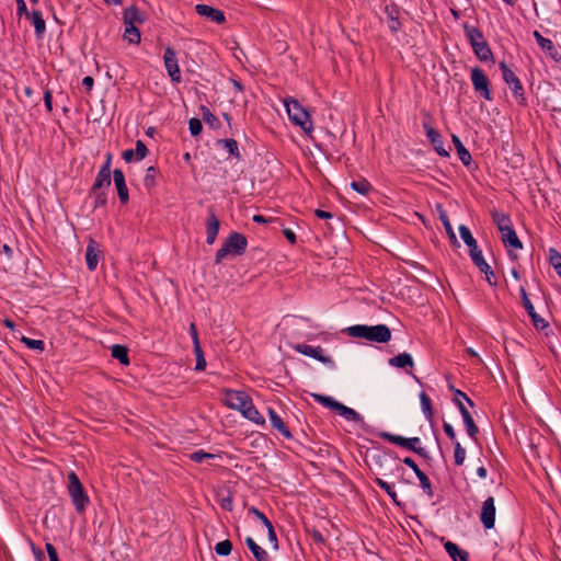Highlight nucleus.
I'll return each instance as SVG.
<instances>
[{"label":"nucleus","instance_id":"obj_1","mask_svg":"<svg viewBox=\"0 0 561 561\" xmlns=\"http://www.w3.org/2000/svg\"><path fill=\"white\" fill-rule=\"evenodd\" d=\"M224 402L229 409L239 411L244 417L255 424H264V417L253 405L252 399L247 392L240 390H226Z\"/></svg>","mask_w":561,"mask_h":561},{"label":"nucleus","instance_id":"obj_2","mask_svg":"<svg viewBox=\"0 0 561 561\" xmlns=\"http://www.w3.org/2000/svg\"><path fill=\"white\" fill-rule=\"evenodd\" d=\"M352 337L365 339L376 343H387L391 339V331L386 324L363 325L356 324L346 329Z\"/></svg>","mask_w":561,"mask_h":561},{"label":"nucleus","instance_id":"obj_3","mask_svg":"<svg viewBox=\"0 0 561 561\" xmlns=\"http://www.w3.org/2000/svg\"><path fill=\"white\" fill-rule=\"evenodd\" d=\"M248 247V240L244 234L239 232H232L226 239L221 248L217 251L215 256V263L219 264L229 254L242 255Z\"/></svg>","mask_w":561,"mask_h":561},{"label":"nucleus","instance_id":"obj_4","mask_svg":"<svg viewBox=\"0 0 561 561\" xmlns=\"http://www.w3.org/2000/svg\"><path fill=\"white\" fill-rule=\"evenodd\" d=\"M67 489L71 502L76 508V512L78 514H82L84 513L88 504L90 503V499L75 471H70L67 476Z\"/></svg>","mask_w":561,"mask_h":561},{"label":"nucleus","instance_id":"obj_5","mask_svg":"<svg viewBox=\"0 0 561 561\" xmlns=\"http://www.w3.org/2000/svg\"><path fill=\"white\" fill-rule=\"evenodd\" d=\"M284 103L290 122L299 126L306 134H310L313 130V124L308 111L294 99H286Z\"/></svg>","mask_w":561,"mask_h":561},{"label":"nucleus","instance_id":"obj_6","mask_svg":"<svg viewBox=\"0 0 561 561\" xmlns=\"http://www.w3.org/2000/svg\"><path fill=\"white\" fill-rule=\"evenodd\" d=\"M380 437L389 443H392L394 445H398V446L404 447L409 450H412L420 456H423V457L426 456L425 449L423 447L417 446V444L420 443L419 437L405 438V437L398 436V435L387 433V432L381 433Z\"/></svg>","mask_w":561,"mask_h":561},{"label":"nucleus","instance_id":"obj_7","mask_svg":"<svg viewBox=\"0 0 561 561\" xmlns=\"http://www.w3.org/2000/svg\"><path fill=\"white\" fill-rule=\"evenodd\" d=\"M500 69L505 83L511 87L513 94L520 100L519 103H523L525 101L524 89L517 76L510 69L505 61L500 62Z\"/></svg>","mask_w":561,"mask_h":561},{"label":"nucleus","instance_id":"obj_8","mask_svg":"<svg viewBox=\"0 0 561 561\" xmlns=\"http://www.w3.org/2000/svg\"><path fill=\"white\" fill-rule=\"evenodd\" d=\"M471 81L477 92H479L485 100H492L491 91L489 89V78L480 68H473L471 70Z\"/></svg>","mask_w":561,"mask_h":561},{"label":"nucleus","instance_id":"obj_9","mask_svg":"<svg viewBox=\"0 0 561 561\" xmlns=\"http://www.w3.org/2000/svg\"><path fill=\"white\" fill-rule=\"evenodd\" d=\"M495 504L493 496H489L482 504L480 519L485 529L494 527L495 523Z\"/></svg>","mask_w":561,"mask_h":561},{"label":"nucleus","instance_id":"obj_10","mask_svg":"<svg viewBox=\"0 0 561 561\" xmlns=\"http://www.w3.org/2000/svg\"><path fill=\"white\" fill-rule=\"evenodd\" d=\"M520 295H522L523 306L526 309L529 317L531 318L534 327L538 330H543L545 328H547L548 322L536 313L535 308H534L531 301L529 300L528 295L524 287L520 288Z\"/></svg>","mask_w":561,"mask_h":561},{"label":"nucleus","instance_id":"obj_11","mask_svg":"<svg viewBox=\"0 0 561 561\" xmlns=\"http://www.w3.org/2000/svg\"><path fill=\"white\" fill-rule=\"evenodd\" d=\"M249 513L254 515L255 517H257V519H260L262 522V524L266 527L267 534H268V541L271 543L272 550H274V551L278 550L277 536H276L274 526L272 525L270 519L260 510H257L254 506H251L249 508Z\"/></svg>","mask_w":561,"mask_h":561},{"label":"nucleus","instance_id":"obj_12","mask_svg":"<svg viewBox=\"0 0 561 561\" xmlns=\"http://www.w3.org/2000/svg\"><path fill=\"white\" fill-rule=\"evenodd\" d=\"M195 11L198 15L206 18L207 20L215 22L217 24H222L226 22V16L224 11L210 7L208 4H197L195 7Z\"/></svg>","mask_w":561,"mask_h":561},{"label":"nucleus","instance_id":"obj_13","mask_svg":"<svg viewBox=\"0 0 561 561\" xmlns=\"http://www.w3.org/2000/svg\"><path fill=\"white\" fill-rule=\"evenodd\" d=\"M113 180L117 191V195L119 202L125 205L129 201L128 188L126 185L125 174L121 169H115L113 171Z\"/></svg>","mask_w":561,"mask_h":561},{"label":"nucleus","instance_id":"obj_14","mask_svg":"<svg viewBox=\"0 0 561 561\" xmlns=\"http://www.w3.org/2000/svg\"><path fill=\"white\" fill-rule=\"evenodd\" d=\"M471 259H472V262L474 263V265L482 272L484 273L485 275V278L488 280V283L491 285V286H495L496 285V282L493 280V278L495 277L494 275V272L492 271V268L490 267V265L485 262V260L483 259V255H482V252L481 250L472 253V255H470Z\"/></svg>","mask_w":561,"mask_h":561},{"label":"nucleus","instance_id":"obj_15","mask_svg":"<svg viewBox=\"0 0 561 561\" xmlns=\"http://www.w3.org/2000/svg\"><path fill=\"white\" fill-rule=\"evenodd\" d=\"M424 128L426 129V135L431 144L433 145L435 151L442 157H448L449 153L444 147V141L440 134L433 127L427 126L426 124H424Z\"/></svg>","mask_w":561,"mask_h":561},{"label":"nucleus","instance_id":"obj_16","mask_svg":"<svg viewBox=\"0 0 561 561\" xmlns=\"http://www.w3.org/2000/svg\"><path fill=\"white\" fill-rule=\"evenodd\" d=\"M219 227H220V222H219L217 216L214 214V211H209V215H208L207 221H206V233H207L206 242L208 244H213L215 242L216 237L219 231Z\"/></svg>","mask_w":561,"mask_h":561},{"label":"nucleus","instance_id":"obj_17","mask_svg":"<svg viewBox=\"0 0 561 561\" xmlns=\"http://www.w3.org/2000/svg\"><path fill=\"white\" fill-rule=\"evenodd\" d=\"M295 350L304 355L316 358L322 363H329L330 358L322 355L321 346H311L308 344H298L295 346Z\"/></svg>","mask_w":561,"mask_h":561},{"label":"nucleus","instance_id":"obj_18","mask_svg":"<svg viewBox=\"0 0 561 561\" xmlns=\"http://www.w3.org/2000/svg\"><path fill=\"white\" fill-rule=\"evenodd\" d=\"M436 210L438 213V216H439V219L440 221L443 222V226L446 230V233L450 240V242L456 245V247H459V242L457 240V237L454 232V229L451 227V224L449 221V218H448V215L446 214V210L444 209L443 205L442 204H437L436 205Z\"/></svg>","mask_w":561,"mask_h":561},{"label":"nucleus","instance_id":"obj_19","mask_svg":"<svg viewBox=\"0 0 561 561\" xmlns=\"http://www.w3.org/2000/svg\"><path fill=\"white\" fill-rule=\"evenodd\" d=\"M145 22V16L142 12L135 5H130L126 8L124 11V24L125 25H134L142 24Z\"/></svg>","mask_w":561,"mask_h":561},{"label":"nucleus","instance_id":"obj_20","mask_svg":"<svg viewBox=\"0 0 561 561\" xmlns=\"http://www.w3.org/2000/svg\"><path fill=\"white\" fill-rule=\"evenodd\" d=\"M85 262L89 271H94L99 263V249L94 240H90L85 250Z\"/></svg>","mask_w":561,"mask_h":561},{"label":"nucleus","instance_id":"obj_21","mask_svg":"<svg viewBox=\"0 0 561 561\" xmlns=\"http://www.w3.org/2000/svg\"><path fill=\"white\" fill-rule=\"evenodd\" d=\"M111 185V173H107V169L100 168L95 181L91 187V192L104 191Z\"/></svg>","mask_w":561,"mask_h":561},{"label":"nucleus","instance_id":"obj_22","mask_svg":"<svg viewBox=\"0 0 561 561\" xmlns=\"http://www.w3.org/2000/svg\"><path fill=\"white\" fill-rule=\"evenodd\" d=\"M245 545L253 553L255 561H272L267 551L259 546L252 537L245 538Z\"/></svg>","mask_w":561,"mask_h":561},{"label":"nucleus","instance_id":"obj_23","mask_svg":"<svg viewBox=\"0 0 561 561\" xmlns=\"http://www.w3.org/2000/svg\"><path fill=\"white\" fill-rule=\"evenodd\" d=\"M268 416H270L272 426L274 428H276L283 436H285L286 438L293 437L290 431L285 425L282 417L273 409H268Z\"/></svg>","mask_w":561,"mask_h":561},{"label":"nucleus","instance_id":"obj_24","mask_svg":"<svg viewBox=\"0 0 561 561\" xmlns=\"http://www.w3.org/2000/svg\"><path fill=\"white\" fill-rule=\"evenodd\" d=\"M445 550L453 561H468V552L451 541L445 543Z\"/></svg>","mask_w":561,"mask_h":561},{"label":"nucleus","instance_id":"obj_25","mask_svg":"<svg viewBox=\"0 0 561 561\" xmlns=\"http://www.w3.org/2000/svg\"><path fill=\"white\" fill-rule=\"evenodd\" d=\"M501 234H502V241L505 247H511L514 249L523 248V244H522L519 238L517 237L515 230L513 229V227L505 229L504 231L501 232Z\"/></svg>","mask_w":561,"mask_h":561},{"label":"nucleus","instance_id":"obj_26","mask_svg":"<svg viewBox=\"0 0 561 561\" xmlns=\"http://www.w3.org/2000/svg\"><path fill=\"white\" fill-rule=\"evenodd\" d=\"M389 365L397 368L413 367L414 363L409 353H401L394 357L389 358Z\"/></svg>","mask_w":561,"mask_h":561},{"label":"nucleus","instance_id":"obj_27","mask_svg":"<svg viewBox=\"0 0 561 561\" xmlns=\"http://www.w3.org/2000/svg\"><path fill=\"white\" fill-rule=\"evenodd\" d=\"M459 233L463 242L469 247L470 255L472 253L479 251L478 244L473 236L471 234L469 228L465 225L459 226Z\"/></svg>","mask_w":561,"mask_h":561},{"label":"nucleus","instance_id":"obj_28","mask_svg":"<svg viewBox=\"0 0 561 561\" xmlns=\"http://www.w3.org/2000/svg\"><path fill=\"white\" fill-rule=\"evenodd\" d=\"M28 18L32 19V24L34 25L36 36L42 37L46 31V23L43 19L42 12L34 10L32 13H30Z\"/></svg>","mask_w":561,"mask_h":561},{"label":"nucleus","instance_id":"obj_29","mask_svg":"<svg viewBox=\"0 0 561 561\" xmlns=\"http://www.w3.org/2000/svg\"><path fill=\"white\" fill-rule=\"evenodd\" d=\"M472 49H473L476 56L481 61H486L489 59H493L492 50L485 41L481 42L480 44L476 43L474 45H472Z\"/></svg>","mask_w":561,"mask_h":561},{"label":"nucleus","instance_id":"obj_30","mask_svg":"<svg viewBox=\"0 0 561 561\" xmlns=\"http://www.w3.org/2000/svg\"><path fill=\"white\" fill-rule=\"evenodd\" d=\"M111 355L123 365L129 364L128 348L121 344H115L111 347Z\"/></svg>","mask_w":561,"mask_h":561},{"label":"nucleus","instance_id":"obj_31","mask_svg":"<svg viewBox=\"0 0 561 561\" xmlns=\"http://www.w3.org/2000/svg\"><path fill=\"white\" fill-rule=\"evenodd\" d=\"M336 413L346 419L347 421H353L355 423H364V417L358 412L342 403Z\"/></svg>","mask_w":561,"mask_h":561},{"label":"nucleus","instance_id":"obj_32","mask_svg":"<svg viewBox=\"0 0 561 561\" xmlns=\"http://www.w3.org/2000/svg\"><path fill=\"white\" fill-rule=\"evenodd\" d=\"M175 53L173 48L168 47L164 53V65L173 82H175Z\"/></svg>","mask_w":561,"mask_h":561},{"label":"nucleus","instance_id":"obj_33","mask_svg":"<svg viewBox=\"0 0 561 561\" xmlns=\"http://www.w3.org/2000/svg\"><path fill=\"white\" fill-rule=\"evenodd\" d=\"M540 48L546 51L549 57L551 59H553L554 61H560L561 60V53L559 51V49L554 46V44L552 43V41H550L549 38H545L543 41H540V44H539Z\"/></svg>","mask_w":561,"mask_h":561},{"label":"nucleus","instance_id":"obj_34","mask_svg":"<svg viewBox=\"0 0 561 561\" xmlns=\"http://www.w3.org/2000/svg\"><path fill=\"white\" fill-rule=\"evenodd\" d=\"M453 142L457 149V153L459 159L465 165H469L471 162V154L470 152L465 148L461 140L457 136H453Z\"/></svg>","mask_w":561,"mask_h":561},{"label":"nucleus","instance_id":"obj_35","mask_svg":"<svg viewBox=\"0 0 561 561\" xmlns=\"http://www.w3.org/2000/svg\"><path fill=\"white\" fill-rule=\"evenodd\" d=\"M311 396H312V398H313L317 402L321 403V404H322L323 407H325V408L331 409V410H332V411H334V412H337V410H339V408H340V405H341V402H339V401L334 400V399H333V398H331V397L323 396V394H319V393H312Z\"/></svg>","mask_w":561,"mask_h":561},{"label":"nucleus","instance_id":"obj_36","mask_svg":"<svg viewBox=\"0 0 561 561\" xmlns=\"http://www.w3.org/2000/svg\"><path fill=\"white\" fill-rule=\"evenodd\" d=\"M463 28L466 31V35L471 44L474 45L476 43H481V42H484V37H483V34L482 32L474 27V26H469L467 24L463 25Z\"/></svg>","mask_w":561,"mask_h":561},{"label":"nucleus","instance_id":"obj_37","mask_svg":"<svg viewBox=\"0 0 561 561\" xmlns=\"http://www.w3.org/2000/svg\"><path fill=\"white\" fill-rule=\"evenodd\" d=\"M493 221L496 224L500 232L513 227L508 215L495 211L492 214Z\"/></svg>","mask_w":561,"mask_h":561},{"label":"nucleus","instance_id":"obj_38","mask_svg":"<svg viewBox=\"0 0 561 561\" xmlns=\"http://www.w3.org/2000/svg\"><path fill=\"white\" fill-rule=\"evenodd\" d=\"M124 39L130 44H138L140 42V32L137 26L125 25Z\"/></svg>","mask_w":561,"mask_h":561},{"label":"nucleus","instance_id":"obj_39","mask_svg":"<svg viewBox=\"0 0 561 561\" xmlns=\"http://www.w3.org/2000/svg\"><path fill=\"white\" fill-rule=\"evenodd\" d=\"M386 12L388 13V18H389L388 27L390 28V31L397 32L401 26V23L398 19L397 9L396 8L390 9L389 7H387Z\"/></svg>","mask_w":561,"mask_h":561},{"label":"nucleus","instance_id":"obj_40","mask_svg":"<svg viewBox=\"0 0 561 561\" xmlns=\"http://www.w3.org/2000/svg\"><path fill=\"white\" fill-rule=\"evenodd\" d=\"M194 353L196 356V366L195 370L202 371L206 368V359L204 357V352L202 350L199 341H196V344H194Z\"/></svg>","mask_w":561,"mask_h":561},{"label":"nucleus","instance_id":"obj_41","mask_svg":"<svg viewBox=\"0 0 561 561\" xmlns=\"http://www.w3.org/2000/svg\"><path fill=\"white\" fill-rule=\"evenodd\" d=\"M351 187L362 195H367L373 188L370 183L365 179L359 181H353L351 183Z\"/></svg>","mask_w":561,"mask_h":561},{"label":"nucleus","instance_id":"obj_42","mask_svg":"<svg viewBox=\"0 0 561 561\" xmlns=\"http://www.w3.org/2000/svg\"><path fill=\"white\" fill-rule=\"evenodd\" d=\"M220 496V506L221 508L231 512L232 511V502H233V494L230 490H226L225 492H221L218 494Z\"/></svg>","mask_w":561,"mask_h":561},{"label":"nucleus","instance_id":"obj_43","mask_svg":"<svg viewBox=\"0 0 561 561\" xmlns=\"http://www.w3.org/2000/svg\"><path fill=\"white\" fill-rule=\"evenodd\" d=\"M549 261L557 274L561 277V254L553 248L549 250Z\"/></svg>","mask_w":561,"mask_h":561},{"label":"nucleus","instance_id":"obj_44","mask_svg":"<svg viewBox=\"0 0 561 561\" xmlns=\"http://www.w3.org/2000/svg\"><path fill=\"white\" fill-rule=\"evenodd\" d=\"M188 458L192 461L202 462L205 459L214 460V459L220 458V456L215 455V454H210V453H206L204 450H197V451H194L191 455H188Z\"/></svg>","mask_w":561,"mask_h":561},{"label":"nucleus","instance_id":"obj_45","mask_svg":"<svg viewBox=\"0 0 561 561\" xmlns=\"http://www.w3.org/2000/svg\"><path fill=\"white\" fill-rule=\"evenodd\" d=\"M203 121L211 128L220 126L219 119L205 106H202Z\"/></svg>","mask_w":561,"mask_h":561},{"label":"nucleus","instance_id":"obj_46","mask_svg":"<svg viewBox=\"0 0 561 561\" xmlns=\"http://www.w3.org/2000/svg\"><path fill=\"white\" fill-rule=\"evenodd\" d=\"M215 551L218 556H222V557L229 556L232 551V542L228 539L219 541L215 546Z\"/></svg>","mask_w":561,"mask_h":561},{"label":"nucleus","instance_id":"obj_47","mask_svg":"<svg viewBox=\"0 0 561 561\" xmlns=\"http://www.w3.org/2000/svg\"><path fill=\"white\" fill-rule=\"evenodd\" d=\"M420 400H421L422 409H423L424 413L426 414V417L428 420H432L433 408H432L431 398L425 392H421Z\"/></svg>","mask_w":561,"mask_h":561},{"label":"nucleus","instance_id":"obj_48","mask_svg":"<svg viewBox=\"0 0 561 561\" xmlns=\"http://www.w3.org/2000/svg\"><path fill=\"white\" fill-rule=\"evenodd\" d=\"M416 477L420 480L421 488L424 490V492L430 497L433 496L432 484H431L428 477L423 471H419L416 473Z\"/></svg>","mask_w":561,"mask_h":561},{"label":"nucleus","instance_id":"obj_49","mask_svg":"<svg viewBox=\"0 0 561 561\" xmlns=\"http://www.w3.org/2000/svg\"><path fill=\"white\" fill-rule=\"evenodd\" d=\"M21 342L24 343L28 348L43 352L45 350V343L42 340H33L26 336H22Z\"/></svg>","mask_w":561,"mask_h":561},{"label":"nucleus","instance_id":"obj_50","mask_svg":"<svg viewBox=\"0 0 561 561\" xmlns=\"http://www.w3.org/2000/svg\"><path fill=\"white\" fill-rule=\"evenodd\" d=\"M224 145V147L236 158H240V152L238 148V142L234 139L228 138V139H221L219 141Z\"/></svg>","mask_w":561,"mask_h":561},{"label":"nucleus","instance_id":"obj_51","mask_svg":"<svg viewBox=\"0 0 561 561\" xmlns=\"http://www.w3.org/2000/svg\"><path fill=\"white\" fill-rule=\"evenodd\" d=\"M454 457H455V463L457 466H461L463 462H465V459H466V450L465 448L460 445L459 442H456L455 443V454H454Z\"/></svg>","mask_w":561,"mask_h":561},{"label":"nucleus","instance_id":"obj_52","mask_svg":"<svg viewBox=\"0 0 561 561\" xmlns=\"http://www.w3.org/2000/svg\"><path fill=\"white\" fill-rule=\"evenodd\" d=\"M94 197V208L104 207L107 203V195L105 191L91 192Z\"/></svg>","mask_w":561,"mask_h":561},{"label":"nucleus","instance_id":"obj_53","mask_svg":"<svg viewBox=\"0 0 561 561\" xmlns=\"http://www.w3.org/2000/svg\"><path fill=\"white\" fill-rule=\"evenodd\" d=\"M465 424H466V427H467V432L469 434V436L473 439H476L477 437V434L479 433V428L478 426L476 425L471 415H468L466 416V419L463 420Z\"/></svg>","mask_w":561,"mask_h":561},{"label":"nucleus","instance_id":"obj_54","mask_svg":"<svg viewBox=\"0 0 561 561\" xmlns=\"http://www.w3.org/2000/svg\"><path fill=\"white\" fill-rule=\"evenodd\" d=\"M157 170L153 167H149L147 169L145 179H144V185L146 188H151L154 186V179H156Z\"/></svg>","mask_w":561,"mask_h":561},{"label":"nucleus","instance_id":"obj_55","mask_svg":"<svg viewBox=\"0 0 561 561\" xmlns=\"http://www.w3.org/2000/svg\"><path fill=\"white\" fill-rule=\"evenodd\" d=\"M134 151L136 153V161L142 160L148 153L147 146L141 140L136 141V149Z\"/></svg>","mask_w":561,"mask_h":561},{"label":"nucleus","instance_id":"obj_56","mask_svg":"<svg viewBox=\"0 0 561 561\" xmlns=\"http://www.w3.org/2000/svg\"><path fill=\"white\" fill-rule=\"evenodd\" d=\"M190 131L193 136H197L202 131V122L198 118H191L188 122Z\"/></svg>","mask_w":561,"mask_h":561},{"label":"nucleus","instance_id":"obj_57","mask_svg":"<svg viewBox=\"0 0 561 561\" xmlns=\"http://www.w3.org/2000/svg\"><path fill=\"white\" fill-rule=\"evenodd\" d=\"M16 14L21 16H30V12L27 10L26 3L24 0H16Z\"/></svg>","mask_w":561,"mask_h":561},{"label":"nucleus","instance_id":"obj_58","mask_svg":"<svg viewBox=\"0 0 561 561\" xmlns=\"http://www.w3.org/2000/svg\"><path fill=\"white\" fill-rule=\"evenodd\" d=\"M44 103L46 110L50 113L53 111V94L49 89H46L44 92Z\"/></svg>","mask_w":561,"mask_h":561},{"label":"nucleus","instance_id":"obj_59","mask_svg":"<svg viewBox=\"0 0 561 561\" xmlns=\"http://www.w3.org/2000/svg\"><path fill=\"white\" fill-rule=\"evenodd\" d=\"M50 561H59L58 553L54 545L47 542L45 545Z\"/></svg>","mask_w":561,"mask_h":561},{"label":"nucleus","instance_id":"obj_60","mask_svg":"<svg viewBox=\"0 0 561 561\" xmlns=\"http://www.w3.org/2000/svg\"><path fill=\"white\" fill-rule=\"evenodd\" d=\"M122 157L127 163L136 160V153L133 149L124 150Z\"/></svg>","mask_w":561,"mask_h":561},{"label":"nucleus","instance_id":"obj_61","mask_svg":"<svg viewBox=\"0 0 561 561\" xmlns=\"http://www.w3.org/2000/svg\"><path fill=\"white\" fill-rule=\"evenodd\" d=\"M443 428H444V432L445 434L451 439V440H455L456 439V433L454 431V427L445 422L444 425H443Z\"/></svg>","mask_w":561,"mask_h":561},{"label":"nucleus","instance_id":"obj_62","mask_svg":"<svg viewBox=\"0 0 561 561\" xmlns=\"http://www.w3.org/2000/svg\"><path fill=\"white\" fill-rule=\"evenodd\" d=\"M403 462H404L408 467H410V468L414 471V473H415V474H416L419 471H422V470L419 468V466L416 465V462H415L412 458H410V457L404 458V459H403Z\"/></svg>","mask_w":561,"mask_h":561},{"label":"nucleus","instance_id":"obj_63","mask_svg":"<svg viewBox=\"0 0 561 561\" xmlns=\"http://www.w3.org/2000/svg\"><path fill=\"white\" fill-rule=\"evenodd\" d=\"M94 84V80L92 77L87 76L82 80V85L85 88L87 91H91Z\"/></svg>","mask_w":561,"mask_h":561},{"label":"nucleus","instance_id":"obj_64","mask_svg":"<svg viewBox=\"0 0 561 561\" xmlns=\"http://www.w3.org/2000/svg\"><path fill=\"white\" fill-rule=\"evenodd\" d=\"M283 233L285 236V238L291 243V244H295L296 243V234L294 233V231H291L290 229L286 228L283 230Z\"/></svg>","mask_w":561,"mask_h":561}]
</instances>
